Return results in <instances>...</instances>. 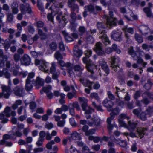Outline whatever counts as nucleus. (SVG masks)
Instances as JSON below:
<instances>
[{
  "mask_svg": "<svg viewBox=\"0 0 153 153\" xmlns=\"http://www.w3.org/2000/svg\"><path fill=\"white\" fill-rule=\"evenodd\" d=\"M128 128L131 131L130 136L132 137H138L143 136L145 134V131L146 128H138L135 133L133 132V130L136 127L137 123H131L130 121L128 122Z\"/></svg>",
  "mask_w": 153,
  "mask_h": 153,
  "instance_id": "1",
  "label": "nucleus"
},
{
  "mask_svg": "<svg viewBox=\"0 0 153 153\" xmlns=\"http://www.w3.org/2000/svg\"><path fill=\"white\" fill-rule=\"evenodd\" d=\"M97 27L99 30V38L101 39L103 42L106 45L109 44L110 42L107 37L105 30V26L104 24L101 22H98L97 24Z\"/></svg>",
  "mask_w": 153,
  "mask_h": 153,
  "instance_id": "2",
  "label": "nucleus"
},
{
  "mask_svg": "<svg viewBox=\"0 0 153 153\" xmlns=\"http://www.w3.org/2000/svg\"><path fill=\"white\" fill-rule=\"evenodd\" d=\"M92 53V51L90 50H88L85 51V57L83 58V62L85 64H86V67L87 70L91 74L93 73V66H94V64L90 60H88L87 58H89Z\"/></svg>",
  "mask_w": 153,
  "mask_h": 153,
  "instance_id": "3",
  "label": "nucleus"
},
{
  "mask_svg": "<svg viewBox=\"0 0 153 153\" xmlns=\"http://www.w3.org/2000/svg\"><path fill=\"white\" fill-rule=\"evenodd\" d=\"M119 113V110L117 108L114 109L112 110V111L110 113L111 116L108 118L107 120V127L109 133L111 132V131L114 127H116L117 125L115 124H111V121L114 119L115 115H117Z\"/></svg>",
  "mask_w": 153,
  "mask_h": 153,
  "instance_id": "4",
  "label": "nucleus"
},
{
  "mask_svg": "<svg viewBox=\"0 0 153 153\" xmlns=\"http://www.w3.org/2000/svg\"><path fill=\"white\" fill-rule=\"evenodd\" d=\"M20 10L23 15L27 13L31 14L32 13L31 8L29 3H24L20 4Z\"/></svg>",
  "mask_w": 153,
  "mask_h": 153,
  "instance_id": "5",
  "label": "nucleus"
},
{
  "mask_svg": "<svg viewBox=\"0 0 153 153\" xmlns=\"http://www.w3.org/2000/svg\"><path fill=\"white\" fill-rule=\"evenodd\" d=\"M92 122L88 121V124L90 126H99L100 125V120L99 117L96 115L94 114L91 118Z\"/></svg>",
  "mask_w": 153,
  "mask_h": 153,
  "instance_id": "6",
  "label": "nucleus"
},
{
  "mask_svg": "<svg viewBox=\"0 0 153 153\" xmlns=\"http://www.w3.org/2000/svg\"><path fill=\"white\" fill-rule=\"evenodd\" d=\"M79 101L81 103V107L83 111H85V113H89L88 110L93 109L89 107L87 104L88 102L87 100L84 97H79Z\"/></svg>",
  "mask_w": 153,
  "mask_h": 153,
  "instance_id": "7",
  "label": "nucleus"
},
{
  "mask_svg": "<svg viewBox=\"0 0 153 153\" xmlns=\"http://www.w3.org/2000/svg\"><path fill=\"white\" fill-rule=\"evenodd\" d=\"M109 17L107 15H105L104 17L107 20V24L110 26H115L116 25V18L113 16V13L111 11L109 12Z\"/></svg>",
  "mask_w": 153,
  "mask_h": 153,
  "instance_id": "8",
  "label": "nucleus"
},
{
  "mask_svg": "<svg viewBox=\"0 0 153 153\" xmlns=\"http://www.w3.org/2000/svg\"><path fill=\"white\" fill-rule=\"evenodd\" d=\"M80 81L84 86L88 87L89 89L85 88V91L87 94L90 93V90L92 89L93 82L84 78H80Z\"/></svg>",
  "mask_w": 153,
  "mask_h": 153,
  "instance_id": "9",
  "label": "nucleus"
},
{
  "mask_svg": "<svg viewBox=\"0 0 153 153\" xmlns=\"http://www.w3.org/2000/svg\"><path fill=\"white\" fill-rule=\"evenodd\" d=\"M2 90L4 92H6V93H0V98L4 96L6 98H8L11 91V90L9 86L7 87L5 86H2Z\"/></svg>",
  "mask_w": 153,
  "mask_h": 153,
  "instance_id": "10",
  "label": "nucleus"
},
{
  "mask_svg": "<svg viewBox=\"0 0 153 153\" xmlns=\"http://www.w3.org/2000/svg\"><path fill=\"white\" fill-rule=\"evenodd\" d=\"M94 49L99 55L102 56L105 54L104 51L102 50V44L100 42L96 43Z\"/></svg>",
  "mask_w": 153,
  "mask_h": 153,
  "instance_id": "11",
  "label": "nucleus"
},
{
  "mask_svg": "<svg viewBox=\"0 0 153 153\" xmlns=\"http://www.w3.org/2000/svg\"><path fill=\"white\" fill-rule=\"evenodd\" d=\"M20 62L22 64L25 66L29 65L31 62L30 57L27 54H25L20 59Z\"/></svg>",
  "mask_w": 153,
  "mask_h": 153,
  "instance_id": "12",
  "label": "nucleus"
},
{
  "mask_svg": "<svg viewBox=\"0 0 153 153\" xmlns=\"http://www.w3.org/2000/svg\"><path fill=\"white\" fill-rule=\"evenodd\" d=\"M41 62L40 65L39 66V69L45 73H47L49 70L48 68L49 63L44 60L41 61Z\"/></svg>",
  "mask_w": 153,
  "mask_h": 153,
  "instance_id": "13",
  "label": "nucleus"
},
{
  "mask_svg": "<svg viewBox=\"0 0 153 153\" xmlns=\"http://www.w3.org/2000/svg\"><path fill=\"white\" fill-rule=\"evenodd\" d=\"M102 104L104 107H106L108 111H111L112 110V107L114 105L113 102L107 99L103 101Z\"/></svg>",
  "mask_w": 153,
  "mask_h": 153,
  "instance_id": "14",
  "label": "nucleus"
},
{
  "mask_svg": "<svg viewBox=\"0 0 153 153\" xmlns=\"http://www.w3.org/2000/svg\"><path fill=\"white\" fill-rule=\"evenodd\" d=\"M100 65L101 67L104 70L105 72L107 74L109 73V71L108 66L106 63L103 59H101L99 61Z\"/></svg>",
  "mask_w": 153,
  "mask_h": 153,
  "instance_id": "15",
  "label": "nucleus"
},
{
  "mask_svg": "<svg viewBox=\"0 0 153 153\" xmlns=\"http://www.w3.org/2000/svg\"><path fill=\"white\" fill-rule=\"evenodd\" d=\"M111 38L114 40L120 41L122 40L121 33L116 31H113L111 34Z\"/></svg>",
  "mask_w": 153,
  "mask_h": 153,
  "instance_id": "16",
  "label": "nucleus"
},
{
  "mask_svg": "<svg viewBox=\"0 0 153 153\" xmlns=\"http://www.w3.org/2000/svg\"><path fill=\"white\" fill-rule=\"evenodd\" d=\"M18 4L16 1L13 2L11 6L12 13L14 14H17L19 12Z\"/></svg>",
  "mask_w": 153,
  "mask_h": 153,
  "instance_id": "17",
  "label": "nucleus"
},
{
  "mask_svg": "<svg viewBox=\"0 0 153 153\" xmlns=\"http://www.w3.org/2000/svg\"><path fill=\"white\" fill-rule=\"evenodd\" d=\"M15 94L18 96H22L24 94L25 90L22 87H17L14 89Z\"/></svg>",
  "mask_w": 153,
  "mask_h": 153,
  "instance_id": "18",
  "label": "nucleus"
},
{
  "mask_svg": "<svg viewBox=\"0 0 153 153\" xmlns=\"http://www.w3.org/2000/svg\"><path fill=\"white\" fill-rule=\"evenodd\" d=\"M111 61L110 62L111 63V67L112 68L114 71H116L117 70V68L118 67L117 65H114L115 63V62H117V60L118 61H120V59L118 58H116L115 57H112L111 58Z\"/></svg>",
  "mask_w": 153,
  "mask_h": 153,
  "instance_id": "19",
  "label": "nucleus"
},
{
  "mask_svg": "<svg viewBox=\"0 0 153 153\" xmlns=\"http://www.w3.org/2000/svg\"><path fill=\"white\" fill-rule=\"evenodd\" d=\"M116 91L115 92V94L119 98H122L125 93L124 92L125 89H123L122 90H120V88L117 87H116Z\"/></svg>",
  "mask_w": 153,
  "mask_h": 153,
  "instance_id": "20",
  "label": "nucleus"
},
{
  "mask_svg": "<svg viewBox=\"0 0 153 153\" xmlns=\"http://www.w3.org/2000/svg\"><path fill=\"white\" fill-rule=\"evenodd\" d=\"M44 83V80L40 78L39 77H37L35 81H34L33 82V84L35 86H42Z\"/></svg>",
  "mask_w": 153,
  "mask_h": 153,
  "instance_id": "21",
  "label": "nucleus"
},
{
  "mask_svg": "<svg viewBox=\"0 0 153 153\" xmlns=\"http://www.w3.org/2000/svg\"><path fill=\"white\" fill-rule=\"evenodd\" d=\"M82 138L79 134L76 131L73 132L71 134L70 137V139H73L75 140H81Z\"/></svg>",
  "mask_w": 153,
  "mask_h": 153,
  "instance_id": "22",
  "label": "nucleus"
},
{
  "mask_svg": "<svg viewBox=\"0 0 153 153\" xmlns=\"http://www.w3.org/2000/svg\"><path fill=\"white\" fill-rule=\"evenodd\" d=\"M82 51L78 49L77 46H75L74 48V54L77 57H80L82 54Z\"/></svg>",
  "mask_w": 153,
  "mask_h": 153,
  "instance_id": "23",
  "label": "nucleus"
},
{
  "mask_svg": "<svg viewBox=\"0 0 153 153\" xmlns=\"http://www.w3.org/2000/svg\"><path fill=\"white\" fill-rule=\"evenodd\" d=\"M123 30L125 32V36L127 38H128L129 37V36L128 34L127 33V32H128L129 33L131 34H133L134 33L133 29L131 27H125L123 28Z\"/></svg>",
  "mask_w": 153,
  "mask_h": 153,
  "instance_id": "24",
  "label": "nucleus"
},
{
  "mask_svg": "<svg viewBox=\"0 0 153 153\" xmlns=\"http://www.w3.org/2000/svg\"><path fill=\"white\" fill-rule=\"evenodd\" d=\"M149 30L148 27L145 25H142L139 27V30L143 35L146 36Z\"/></svg>",
  "mask_w": 153,
  "mask_h": 153,
  "instance_id": "25",
  "label": "nucleus"
},
{
  "mask_svg": "<svg viewBox=\"0 0 153 153\" xmlns=\"http://www.w3.org/2000/svg\"><path fill=\"white\" fill-rule=\"evenodd\" d=\"M114 142L116 144H119L121 146L124 147L126 146L127 143L126 141L121 140L120 139H115Z\"/></svg>",
  "mask_w": 153,
  "mask_h": 153,
  "instance_id": "26",
  "label": "nucleus"
},
{
  "mask_svg": "<svg viewBox=\"0 0 153 153\" xmlns=\"http://www.w3.org/2000/svg\"><path fill=\"white\" fill-rule=\"evenodd\" d=\"M25 82V89L27 91L31 90L33 87L32 85L33 82L27 81H26Z\"/></svg>",
  "mask_w": 153,
  "mask_h": 153,
  "instance_id": "27",
  "label": "nucleus"
},
{
  "mask_svg": "<svg viewBox=\"0 0 153 153\" xmlns=\"http://www.w3.org/2000/svg\"><path fill=\"white\" fill-rule=\"evenodd\" d=\"M17 32L15 34V36L16 37H19L20 36L21 33L22 32V25L21 24L18 23L17 24Z\"/></svg>",
  "mask_w": 153,
  "mask_h": 153,
  "instance_id": "28",
  "label": "nucleus"
},
{
  "mask_svg": "<svg viewBox=\"0 0 153 153\" xmlns=\"http://www.w3.org/2000/svg\"><path fill=\"white\" fill-rule=\"evenodd\" d=\"M85 10L91 13H92L95 14L96 13L95 12V10L94 6L92 5H90L85 7Z\"/></svg>",
  "mask_w": 153,
  "mask_h": 153,
  "instance_id": "29",
  "label": "nucleus"
},
{
  "mask_svg": "<svg viewBox=\"0 0 153 153\" xmlns=\"http://www.w3.org/2000/svg\"><path fill=\"white\" fill-rule=\"evenodd\" d=\"M68 105L74 108H76L77 111H80L81 110L80 107L78 102H74L72 103H70Z\"/></svg>",
  "mask_w": 153,
  "mask_h": 153,
  "instance_id": "30",
  "label": "nucleus"
},
{
  "mask_svg": "<svg viewBox=\"0 0 153 153\" xmlns=\"http://www.w3.org/2000/svg\"><path fill=\"white\" fill-rule=\"evenodd\" d=\"M22 103V101L20 100H16L15 103L12 105V108L13 110H15L17 108L18 106L20 105Z\"/></svg>",
  "mask_w": 153,
  "mask_h": 153,
  "instance_id": "31",
  "label": "nucleus"
},
{
  "mask_svg": "<svg viewBox=\"0 0 153 153\" xmlns=\"http://www.w3.org/2000/svg\"><path fill=\"white\" fill-rule=\"evenodd\" d=\"M35 74L33 72H31L28 74L27 79L26 81L31 82H33L34 81L33 79L35 76Z\"/></svg>",
  "mask_w": 153,
  "mask_h": 153,
  "instance_id": "32",
  "label": "nucleus"
},
{
  "mask_svg": "<svg viewBox=\"0 0 153 153\" xmlns=\"http://www.w3.org/2000/svg\"><path fill=\"white\" fill-rule=\"evenodd\" d=\"M10 111L11 108L9 106L6 107L4 109L3 113H4L6 117H9L11 116L10 114Z\"/></svg>",
  "mask_w": 153,
  "mask_h": 153,
  "instance_id": "33",
  "label": "nucleus"
},
{
  "mask_svg": "<svg viewBox=\"0 0 153 153\" xmlns=\"http://www.w3.org/2000/svg\"><path fill=\"white\" fill-rule=\"evenodd\" d=\"M78 31L79 33V35L82 36L86 32V29L84 27L80 26L78 28Z\"/></svg>",
  "mask_w": 153,
  "mask_h": 153,
  "instance_id": "34",
  "label": "nucleus"
},
{
  "mask_svg": "<svg viewBox=\"0 0 153 153\" xmlns=\"http://www.w3.org/2000/svg\"><path fill=\"white\" fill-rule=\"evenodd\" d=\"M52 90V87L50 85H48L46 87H44L42 88L43 91L46 94L51 92Z\"/></svg>",
  "mask_w": 153,
  "mask_h": 153,
  "instance_id": "35",
  "label": "nucleus"
},
{
  "mask_svg": "<svg viewBox=\"0 0 153 153\" xmlns=\"http://www.w3.org/2000/svg\"><path fill=\"white\" fill-rule=\"evenodd\" d=\"M54 57L58 60L62 59V56L59 51H58L55 53L54 54Z\"/></svg>",
  "mask_w": 153,
  "mask_h": 153,
  "instance_id": "36",
  "label": "nucleus"
},
{
  "mask_svg": "<svg viewBox=\"0 0 153 153\" xmlns=\"http://www.w3.org/2000/svg\"><path fill=\"white\" fill-rule=\"evenodd\" d=\"M152 85V83L151 82L150 79H148L147 83L144 85V88L146 90H148L151 88V87Z\"/></svg>",
  "mask_w": 153,
  "mask_h": 153,
  "instance_id": "37",
  "label": "nucleus"
},
{
  "mask_svg": "<svg viewBox=\"0 0 153 153\" xmlns=\"http://www.w3.org/2000/svg\"><path fill=\"white\" fill-rule=\"evenodd\" d=\"M135 38L136 40L139 43H141L143 42V39L141 36L137 33L135 34Z\"/></svg>",
  "mask_w": 153,
  "mask_h": 153,
  "instance_id": "38",
  "label": "nucleus"
},
{
  "mask_svg": "<svg viewBox=\"0 0 153 153\" xmlns=\"http://www.w3.org/2000/svg\"><path fill=\"white\" fill-rule=\"evenodd\" d=\"M143 97H145L147 96L153 100V93L149 91H146L142 95Z\"/></svg>",
  "mask_w": 153,
  "mask_h": 153,
  "instance_id": "39",
  "label": "nucleus"
},
{
  "mask_svg": "<svg viewBox=\"0 0 153 153\" xmlns=\"http://www.w3.org/2000/svg\"><path fill=\"white\" fill-rule=\"evenodd\" d=\"M144 11L146 14L147 17H150L152 16L150 9L149 7H145L143 9Z\"/></svg>",
  "mask_w": 153,
  "mask_h": 153,
  "instance_id": "40",
  "label": "nucleus"
},
{
  "mask_svg": "<svg viewBox=\"0 0 153 153\" xmlns=\"http://www.w3.org/2000/svg\"><path fill=\"white\" fill-rule=\"evenodd\" d=\"M38 34L39 35L42 39H45L46 38V35L45 33H43L42 30L39 29L38 30Z\"/></svg>",
  "mask_w": 153,
  "mask_h": 153,
  "instance_id": "41",
  "label": "nucleus"
},
{
  "mask_svg": "<svg viewBox=\"0 0 153 153\" xmlns=\"http://www.w3.org/2000/svg\"><path fill=\"white\" fill-rule=\"evenodd\" d=\"M70 7L71 8V10L73 11V12L77 10V12H78L79 7L77 4H74L73 5H71Z\"/></svg>",
  "mask_w": 153,
  "mask_h": 153,
  "instance_id": "42",
  "label": "nucleus"
},
{
  "mask_svg": "<svg viewBox=\"0 0 153 153\" xmlns=\"http://www.w3.org/2000/svg\"><path fill=\"white\" fill-rule=\"evenodd\" d=\"M55 144L54 141L53 140H51L46 145V147L48 149H50L52 148V145Z\"/></svg>",
  "mask_w": 153,
  "mask_h": 153,
  "instance_id": "43",
  "label": "nucleus"
},
{
  "mask_svg": "<svg viewBox=\"0 0 153 153\" xmlns=\"http://www.w3.org/2000/svg\"><path fill=\"white\" fill-rule=\"evenodd\" d=\"M65 66L68 68L67 69V70L68 72L70 75V76H71V75L72 74V69L69 68L71 66V64L69 63H67L65 64Z\"/></svg>",
  "mask_w": 153,
  "mask_h": 153,
  "instance_id": "44",
  "label": "nucleus"
},
{
  "mask_svg": "<svg viewBox=\"0 0 153 153\" xmlns=\"http://www.w3.org/2000/svg\"><path fill=\"white\" fill-rule=\"evenodd\" d=\"M7 20L9 22H11L13 20V16L11 13H8L7 14Z\"/></svg>",
  "mask_w": 153,
  "mask_h": 153,
  "instance_id": "45",
  "label": "nucleus"
},
{
  "mask_svg": "<svg viewBox=\"0 0 153 153\" xmlns=\"http://www.w3.org/2000/svg\"><path fill=\"white\" fill-rule=\"evenodd\" d=\"M56 64L55 62L52 63L50 69V72L51 73H55L56 71Z\"/></svg>",
  "mask_w": 153,
  "mask_h": 153,
  "instance_id": "46",
  "label": "nucleus"
},
{
  "mask_svg": "<svg viewBox=\"0 0 153 153\" xmlns=\"http://www.w3.org/2000/svg\"><path fill=\"white\" fill-rule=\"evenodd\" d=\"M68 108L69 112L70 114L72 116H75V113L74 109L73 107H72L68 105Z\"/></svg>",
  "mask_w": 153,
  "mask_h": 153,
  "instance_id": "47",
  "label": "nucleus"
},
{
  "mask_svg": "<svg viewBox=\"0 0 153 153\" xmlns=\"http://www.w3.org/2000/svg\"><path fill=\"white\" fill-rule=\"evenodd\" d=\"M147 114L150 116L153 114V107H149L146 111Z\"/></svg>",
  "mask_w": 153,
  "mask_h": 153,
  "instance_id": "48",
  "label": "nucleus"
},
{
  "mask_svg": "<svg viewBox=\"0 0 153 153\" xmlns=\"http://www.w3.org/2000/svg\"><path fill=\"white\" fill-rule=\"evenodd\" d=\"M128 52L130 55L132 56V57L133 56H136L135 52L134 51L132 47H131L128 48Z\"/></svg>",
  "mask_w": 153,
  "mask_h": 153,
  "instance_id": "49",
  "label": "nucleus"
},
{
  "mask_svg": "<svg viewBox=\"0 0 153 153\" xmlns=\"http://www.w3.org/2000/svg\"><path fill=\"white\" fill-rule=\"evenodd\" d=\"M3 113V112L0 114V119H4L2 120L1 121V123H4L7 122L8 120L7 119H4L5 115V114H4Z\"/></svg>",
  "mask_w": 153,
  "mask_h": 153,
  "instance_id": "50",
  "label": "nucleus"
},
{
  "mask_svg": "<svg viewBox=\"0 0 153 153\" xmlns=\"http://www.w3.org/2000/svg\"><path fill=\"white\" fill-rule=\"evenodd\" d=\"M45 127L47 129L49 130L52 128L53 127V125L51 123L47 122L45 124Z\"/></svg>",
  "mask_w": 153,
  "mask_h": 153,
  "instance_id": "51",
  "label": "nucleus"
},
{
  "mask_svg": "<svg viewBox=\"0 0 153 153\" xmlns=\"http://www.w3.org/2000/svg\"><path fill=\"white\" fill-rule=\"evenodd\" d=\"M112 49L115 51L117 53L119 54L121 52V51L118 48L117 45L114 44L112 45Z\"/></svg>",
  "mask_w": 153,
  "mask_h": 153,
  "instance_id": "52",
  "label": "nucleus"
},
{
  "mask_svg": "<svg viewBox=\"0 0 153 153\" xmlns=\"http://www.w3.org/2000/svg\"><path fill=\"white\" fill-rule=\"evenodd\" d=\"M89 151V149L88 146L84 145L82 148V152L83 153H88Z\"/></svg>",
  "mask_w": 153,
  "mask_h": 153,
  "instance_id": "53",
  "label": "nucleus"
},
{
  "mask_svg": "<svg viewBox=\"0 0 153 153\" xmlns=\"http://www.w3.org/2000/svg\"><path fill=\"white\" fill-rule=\"evenodd\" d=\"M24 109V113L25 114H26V109L24 108V107L22 106H21L20 107L17 109V113L19 114L20 115L22 114V112L23 111V110Z\"/></svg>",
  "mask_w": 153,
  "mask_h": 153,
  "instance_id": "54",
  "label": "nucleus"
},
{
  "mask_svg": "<svg viewBox=\"0 0 153 153\" xmlns=\"http://www.w3.org/2000/svg\"><path fill=\"white\" fill-rule=\"evenodd\" d=\"M70 151L71 153H81L79 151L72 146H71L70 148Z\"/></svg>",
  "mask_w": 153,
  "mask_h": 153,
  "instance_id": "55",
  "label": "nucleus"
},
{
  "mask_svg": "<svg viewBox=\"0 0 153 153\" xmlns=\"http://www.w3.org/2000/svg\"><path fill=\"white\" fill-rule=\"evenodd\" d=\"M57 45L54 42H52L50 45V48L53 51L55 50L57 48Z\"/></svg>",
  "mask_w": 153,
  "mask_h": 153,
  "instance_id": "56",
  "label": "nucleus"
},
{
  "mask_svg": "<svg viewBox=\"0 0 153 153\" xmlns=\"http://www.w3.org/2000/svg\"><path fill=\"white\" fill-rule=\"evenodd\" d=\"M13 138V137L12 136L9 135V134H5L3 136V140H4V143L6 141V140L12 139Z\"/></svg>",
  "mask_w": 153,
  "mask_h": 153,
  "instance_id": "57",
  "label": "nucleus"
},
{
  "mask_svg": "<svg viewBox=\"0 0 153 153\" xmlns=\"http://www.w3.org/2000/svg\"><path fill=\"white\" fill-rule=\"evenodd\" d=\"M134 60H137V62L138 63H142L143 62V60L141 58H138L136 55L135 56H133Z\"/></svg>",
  "mask_w": 153,
  "mask_h": 153,
  "instance_id": "58",
  "label": "nucleus"
},
{
  "mask_svg": "<svg viewBox=\"0 0 153 153\" xmlns=\"http://www.w3.org/2000/svg\"><path fill=\"white\" fill-rule=\"evenodd\" d=\"M94 109H91V110H88V111H89V113H85V117L87 119H88L90 118L91 117V116L90 114L92 112H94Z\"/></svg>",
  "mask_w": 153,
  "mask_h": 153,
  "instance_id": "59",
  "label": "nucleus"
},
{
  "mask_svg": "<svg viewBox=\"0 0 153 153\" xmlns=\"http://www.w3.org/2000/svg\"><path fill=\"white\" fill-rule=\"evenodd\" d=\"M107 94L108 98L111 100H113L115 99L114 96L112 94L111 91H109L107 92Z\"/></svg>",
  "mask_w": 153,
  "mask_h": 153,
  "instance_id": "60",
  "label": "nucleus"
},
{
  "mask_svg": "<svg viewBox=\"0 0 153 153\" xmlns=\"http://www.w3.org/2000/svg\"><path fill=\"white\" fill-rule=\"evenodd\" d=\"M28 74V72L27 71H20L19 76L22 78H24Z\"/></svg>",
  "mask_w": 153,
  "mask_h": 153,
  "instance_id": "61",
  "label": "nucleus"
},
{
  "mask_svg": "<svg viewBox=\"0 0 153 153\" xmlns=\"http://www.w3.org/2000/svg\"><path fill=\"white\" fill-rule=\"evenodd\" d=\"M90 96L92 98H94L97 100H98L99 99L98 95L96 93H91L90 94Z\"/></svg>",
  "mask_w": 153,
  "mask_h": 153,
  "instance_id": "62",
  "label": "nucleus"
},
{
  "mask_svg": "<svg viewBox=\"0 0 153 153\" xmlns=\"http://www.w3.org/2000/svg\"><path fill=\"white\" fill-rule=\"evenodd\" d=\"M140 117L142 120H145L146 119V114L144 112H142L140 114Z\"/></svg>",
  "mask_w": 153,
  "mask_h": 153,
  "instance_id": "63",
  "label": "nucleus"
},
{
  "mask_svg": "<svg viewBox=\"0 0 153 153\" xmlns=\"http://www.w3.org/2000/svg\"><path fill=\"white\" fill-rule=\"evenodd\" d=\"M45 136L46 139L47 140H51L52 137L51 134H50L48 131H47L46 132Z\"/></svg>",
  "mask_w": 153,
  "mask_h": 153,
  "instance_id": "64",
  "label": "nucleus"
}]
</instances>
